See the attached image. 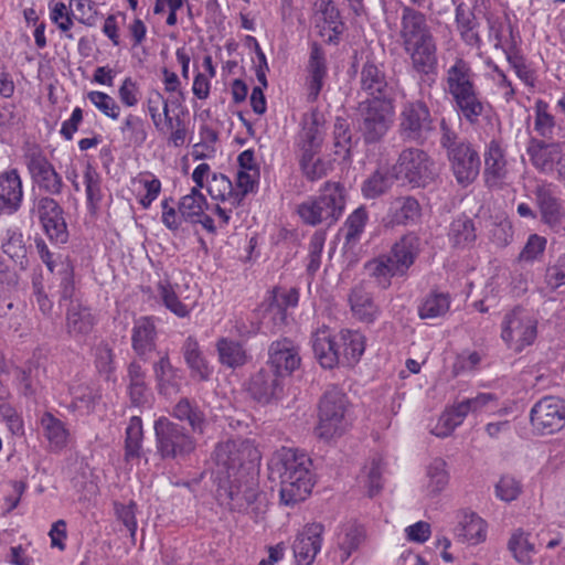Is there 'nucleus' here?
Segmentation results:
<instances>
[{"label":"nucleus","instance_id":"nucleus-45","mask_svg":"<svg viewBox=\"0 0 565 565\" xmlns=\"http://www.w3.org/2000/svg\"><path fill=\"white\" fill-rule=\"evenodd\" d=\"M456 23L462 40L471 46H477L480 44V36L475 31L477 21L475 13L471 9L460 3L456 8Z\"/></svg>","mask_w":565,"mask_h":565},{"label":"nucleus","instance_id":"nucleus-62","mask_svg":"<svg viewBox=\"0 0 565 565\" xmlns=\"http://www.w3.org/2000/svg\"><path fill=\"white\" fill-rule=\"evenodd\" d=\"M547 241L539 234H531L519 255V259L526 263L537 260L546 248Z\"/></svg>","mask_w":565,"mask_h":565},{"label":"nucleus","instance_id":"nucleus-21","mask_svg":"<svg viewBox=\"0 0 565 565\" xmlns=\"http://www.w3.org/2000/svg\"><path fill=\"white\" fill-rule=\"evenodd\" d=\"M311 345L315 356L322 367L333 369L340 364V342L329 327L322 326L312 332Z\"/></svg>","mask_w":565,"mask_h":565},{"label":"nucleus","instance_id":"nucleus-53","mask_svg":"<svg viewBox=\"0 0 565 565\" xmlns=\"http://www.w3.org/2000/svg\"><path fill=\"white\" fill-rule=\"evenodd\" d=\"M535 121L534 129L543 138H552L555 128V118L548 111V104L537 99L534 106Z\"/></svg>","mask_w":565,"mask_h":565},{"label":"nucleus","instance_id":"nucleus-22","mask_svg":"<svg viewBox=\"0 0 565 565\" xmlns=\"http://www.w3.org/2000/svg\"><path fill=\"white\" fill-rule=\"evenodd\" d=\"M360 94H364L365 98L394 100L385 73L370 61L363 65L360 73Z\"/></svg>","mask_w":565,"mask_h":565},{"label":"nucleus","instance_id":"nucleus-27","mask_svg":"<svg viewBox=\"0 0 565 565\" xmlns=\"http://www.w3.org/2000/svg\"><path fill=\"white\" fill-rule=\"evenodd\" d=\"M349 303L353 317L363 323H373L380 315V308L363 285L351 289Z\"/></svg>","mask_w":565,"mask_h":565},{"label":"nucleus","instance_id":"nucleus-17","mask_svg":"<svg viewBox=\"0 0 565 565\" xmlns=\"http://www.w3.org/2000/svg\"><path fill=\"white\" fill-rule=\"evenodd\" d=\"M447 156L458 183L468 185L476 180L480 171V158L469 142L451 148Z\"/></svg>","mask_w":565,"mask_h":565},{"label":"nucleus","instance_id":"nucleus-40","mask_svg":"<svg viewBox=\"0 0 565 565\" xmlns=\"http://www.w3.org/2000/svg\"><path fill=\"white\" fill-rule=\"evenodd\" d=\"M173 416L181 422H186L194 433L203 434L206 418L195 402L189 398L180 399L173 407Z\"/></svg>","mask_w":565,"mask_h":565},{"label":"nucleus","instance_id":"nucleus-25","mask_svg":"<svg viewBox=\"0 0 565 565\" xmlns=\"http://www.w3.org/2000/svg\"><path fill=\"white\" fill-rule=\"evenodd\" d=\"M324 138L322 115L312 111L303 120V126L298 135V148L300 154H318Z\"/></svg>","mask_w":565,"mask_h":565},{"label":"nucleus","instance_id":"nucleus-58","mask_svg":"<svg viewBox=\"0 0 565 565\" xmlns=\"http://www.w3.org/2000/svg\"><path fill=\"white\" fill-rule=\"evenodd\" d=\"M3 252L13 260L24 258L26 249L23 235L18 228H9L2 244Z\"/></svg>","mask_w":565,"mask_h":565},{"label":"nucleus","instance_id":"nucleus-19","mask_svg":"<svg viewBox=\"0 0 565 565\" xmlns=\"http://www.w3.org/2000/svg\"><path fill=\"white\" fill-rule=\"evenodd\" d=\"M268 355L267 366L285 379L300 366L299 349L287 338L273 342L269 347Z\"/></svg>","mask_w":565,"mask_h":565},{"label":"nucleus","instance_id":"nucleus-5","mask_svg":"<svg viewBox=\"0 0 565 565\" xmlns=\"http://www.w3.org/2000/svg\"><path fill=\"white\" fill-rule=\"evenodd\" d=\"M359 127L367 143L380 141L394 119V100L365 98L359 104Z\"/></svg>","mask_w":565,"mask_h":565},{"label":"nucleus","instance_id":"nucleus-38","mask_svg":"<svg viewBox=\"0 0 565 565\" xmlns=\"http://www.w3.org/2000/svg\"><path fill=\"white\" fill-rule=\"evenodd\" d=\"M340 364H355L365 350V338L358 331L342 330L339 334Z\"/></svg>","mask_w":565,"mask_h":565},{"label":"nucleus","instance_id":"nucleus-20","mask_svg":"<svg viewBox=\"0 0 565 565\" xmlns=\"http://www.w3.org/2000/svg\"><path fill=\"white\" fill-rule=\"evenodd\" d=\"M324 526L321 523L307 524L297 535L292 548L299 565H310L321 548Z\"/></svg>","mask_w":565,"mask_h":565},{"label":"nucleus","instance_id":"nucleus-13","mask_svg":"<svg viewBox=\"0 0 565 565\" xmlns=\"http://www.w3.org/2000/svg\"><path fill=\"white\" fill-rule=\"evenodd\" d=\"M533 194L541 222L552 232L565 234V210L553 193L552 185L546 182L539 183Z\"/></svg>","mask_w":565,"mask_h":565},{"label":"nucleus","instance_id":"nucleus-52","mask_svg":"<svg viewBox=\"0 0 565 565\" xmlns=\"http://www.w3.org/2000/svg\"><path fill=\"white\" fill-rule=\"evenodd\" d=\"M469 413H471V409L470 406L468 405L467 399L446 411L439 418V425L443 427V430L436 433V435H449L456 427H458L463 422V419Z\"/></svg>","mask_w":565,"mask_h":565},{"label":"nucleus","instance_id":"nucleus-48","mask_svg":"<svg viewBox=\"0 0 565 565\" xmlns=\"http://www.w3.org/2000/svg\"><path fill=\"white\" fill-rule=\"evenodd\" d=\"M427 482L425 489L430 497L438 495L445 490L449 482V473L446 469V462L440 459H434L426 470Z\"/></svg>","mask_w":565,"mask_h":565},{"label":"nucleus","instance_id":"nucleus-47","mask_svg":"<svg viewBox=\"0 0 565 565\" xmlns=\"http://www.w3.org/2000/svg\"><path fill=\"white\" fill-rule=\"evenodd\" d=\"M206 206V200L201 191L198 188H192L189 194L181 198L179 213L183 220L196 223Z\"/></svg>","mask_w":565,"mask_h":565},{"label":"nucleus","instance_id":"nucleus-54","mask_svg":"<svg viewBox=\"0 0 565 565\" xmlns=\"http://www.w3.org/2000/svg\"><path fill=\"white\" fill-rule=\"evenodd\" d=\"M142 437L143 433L141 419L137 416H132L126 429L127 459L138 458L140 456Z\"/></svg>","mask_w":565,"mask_h":565},{"label":"nucleus","instance_id":"nucleus-41","mask_svg":"<svg viewBox=\"0 0 565 565\" xmlns=\"http://www.w3.org/2000/svg\"><path fill=\"white\" fill-rule=\"evenodd\" d=\"M365 536V530L362 525L349 524L342 529L338 535L341 563H344L364 543Z\"/></svg>","mask_w":565,"mask_h":565},{"label":"nucleus","instance_id":"nucleus-56","mask_svg":"<svg viewBox=\"0 0 565 565\" xmlns=\"http://www.w3.org/2000/svg\"><path fill=\"white\" fill-rule=\"evenodd\" d=\"M89 102L106 117L116 120L120 115L117 102L106 93L93 90L87 94Z\"/></svg>","mask_w":565,"mask_h":565},{"label":"nucleus","instance_id":"nucleus-34","mask_svg":"<svg viewBox=\"0 0 565 565\" xmlns=\"http://www.w3.org/2000/svg\"><path fill=\"white\" fill-rule=\"evenodd\" d=\"M307 68L309 73V98L315 100L321 92L328 72L326 54L317 43L311 45Z\"/></svg>","mask_w":565,"mask_h":565},{"label":"nucleus","instance_id":"nucleus-11","mask_svg":"<svg viewBox=\"0 0 565 565\" xmlns=\"http://www.w3.org/2000/svg\"><path fill=\"white\" fill-rule=\"evenodd\" d=\"M31 215L36 216L43 231L51 241L65 243L67 239V226L63 209L50 196H39L34 200Z\"/></svg>","mask_w":565,"mask_h":565},{"label":"nucleus","instance_id":"nucleus-14","mask_svg":"<svg viewBox=\"0 0 565 565\" xmlns=\"http://www.w3.org/2000/svg\"><path fill=\"white\" fill-rule=\"evenodd\" d=\"M25 161L33 181L40 189L57 195L62 192V177L38 147H31L25 153Z\"/></svg>","mask_w":565,"mask_h":565},{"label":"nucleus","instance_id":"nucleus-43","mask_svg":"<svg viewBox=\"0 0 565 565\" xmlns=\"http://www.w3.org/2000/svg\"><path fill=\"white\" fill-rule=\"evenodd\" d=\"M450 308V296L447 292L431 291L418 306L420 319H435L444 317Z\"/></svg>","mask_w":565,"mask_h":565},{"label":"nucleus","instance_id":"nucleus-60","mask_svg":"<svg viewBox=\"0 0 565 565\" xmlns=\"http://www.w3.org/2000/svg\"><path fill=\"white\" fill-rule=\"evenodd\" d=\"M84 183L87 201L94 206L102 200L100 175L89 163L85 167Z\"/></svg>","mask_w":565,"mask_h":565},{"label":"nucleus","instance_id":"nucleus-32","mask_svg":"<svg viewBox=\"0 0 565 565\" xmlns=\"http://www.w3.org/2000/svg\"><path fill=\"white\" fill-rule=\"evenodd\" d=\"M431 34L424 13L408 7H402L399 38L402 43Z\"/></svg>","mask_w":565,"mask_h":565},{"label":"nucleus","instance_id":"nucleus-7","mask_svg":"<svg viewBox=\"0 0 565 565\" xmlns=\"http://www.w3.org/2000/svg\"><path fill=\"white\" fill-rule=\"evenodd\" d=\"M536 320L531 313L516 307L508 312L501 322V339L510 350L521 352L531 345L536 338Z\"/></svg>","mask_w":565,"mask_h":565},{"label":"nucleus","instance_id":"nucleus-42","mask_svg":"<svg viewBox=\"0 0 565 565\" xmlns=\"http://www.w3.org/2000/svg\"><path fill=\"white\" fill-rule=\"evenodd\" d=\"M218 361L227 367L242 366L247 361V354L243 345L228 338H221L216 342Z\"/></svg>","mask_w":565,"mask_h":565},{"label":"nucleus","instance_id":"nucleus-50","mask_svg":"<svg viewBox=\"0 0 565 565\" xmlns=\"http://www.w3.org/2000/svg\"><path fill=\"white\" fill-rule=\"evenodd\" d=\"M316 17L318 22H323V29H329L333 32V35H329L330 42L343 32L344 24L341 21L340 12L331 1L321 0Z\"/></svg>","mask_w":565,"mask_h":565},{"label":"nucleus","instance_id":"nucleus-26","mask_svg":"<svg viewBox=\"0 0 565 565\" xmlns=\"http://www.w3.org/2000/svg\"><path fill=\"white\" fill-rule=\"evenodd\" d=\"M23 199L22 181L15 169L0 174V213L13 214Z\"/></svg>","mask_w":565,"mask_h":565},{"label":"nucleus","instance_id":"nucleus-6","mask_svg":"<svg viewBox=\"0 0 565 565\" xmlns=\"http://www.w3.org/2000/svg\"><path fill=\"white\" fill-rule=\"evenodd\" d=\"M157 450L163 459L183 458L195 449V440L177 423L166 417L154 422Z\"/></svg>","mask_w":565,"mask_h":565},{"label":"nucleus","instance_id":"nucleus-12","mask_svg":"<svg viewBox=\"0 0 565 565\" xmlns=\"http://www.w3.org/2000/svg\"><path fill=\"white\" fill-rule=\"evenodd\" d=\"M532 426L543 434H553L565 426V401L545 396L536 402L530 413Z\"/></svg>","mask_w":565,"mask_h":565},{"label":"nucleus","instance_id":"nucleus-46","mask_svg":"<svg viewBox=\"0 0 565 565\" xmlns=\"http://www.w3.org/2000/svg\"><path fill=\"white\" fill-rule=\"evenodd\" d=\"M448 236L455 246H469L477 238L473 221L466 215L458 216L451 222Z\"/></svg>","mask_w":565,"mask_h":565},{"label":"nucleus","instance_id":"nucleus-36","mask_svg":"<svg viewBox=\"0 0 565 565\" xmlns=\"http://www.w3.org/2000/svg\"><path fill=\"white\" fill-rule=\"evenodd\" d=\"M455 535L461 542L479 544L487 537V524L476 513L465 512L455 529Z\"/></svg>","mask_w":565,"mask_h":565},{"label":"nucleus","instance_id":"nucleus-31","mask_svg":"<svg viewBox=\"0 0 565 565\" xmlns=\"http://www.w3.org/2000/svg\"><path fill=\"white\" fill-rule=\"evenodd\" d=\"M445 81V90L450 96L476 88L471 67L469 63L462 58H457L447 70Z\"/></svg>","mask_w":565,"mask_h":565},{"label":"nucleus","instance_id":"nucleus-30","mask_svg":"<svg viewBox=\"0 0 565 565\" xmlns=\"http://www.w3.org/2000/svg\"><path fill=\"white\" fill-rule=\"evenodd\" d=\"M420 206L412 196H398L390 202L386 223L391 226L407 225L418 220Z\"/></svg>","mask_w":565,"mask_h":565},{"label":"nucleus","instance_id":"nucleus-49","mask_svg":"<svg viewBox=\"0 0 565 565\" xmlns=\"http://www.w3.org/2000/svg\"><path fill=\"white\" fill-rule=\"evenodd\" d=\"M120 131L124 139L131 146L140 147L148 137L146 121L134 114H129L121 122Z\"/></svg>","mask_w":565,"mask_h":565},{"label":"nucleus","instance_id":"nucleus-39","mask_svg":"<svg viewBox=\"0 0 565 565\" xmlns=\"http://www.w3.org/2000/svg\"><path fill=\"white\" fill-rule=\"evenodd\" d=\"M153 373L161 393L171 394L179 391L181 376L167 353L153 364Z\"/></svg>","mask_w":565,"mask_h":565},{"label":"nucleus","instance_id":"nucleus-64","mask_svg":"<svg viewBox=\"0 0 565 565\" xmlns=\"http://www.w3.org/2000/svg\"><path fill=\"white\" fill-rule=\"evenodd\" d=\"M327 162L317 157V154H300V167L305 175L313 181L327 174Z\"/></svg>","mask_w":565,"mask_h":565},{"label":"nucleus","instance_id":"nucleus-37","mask_svg":"<svg viewBox=\"0 0 565 565\" xmlns=\"http://www.w3.org/2000/svg\"><path fill=\"white\" fill-rule=\"evenodd\" d=\"M508 551L519 565H533L536 554L535 544L531 540V533L519 527L512 531L508 541Z\"/></svg>","mask_w":565,"mask_h":565},{"label":"nucleus","instance_id":"nucleus-55","mask_svg":"<svg viewBox=\"0 0 565 565\" xmlns=\"http://www.w3.org/2000/svg\"><path fill=\"white\" fill-rule=\"evenodd\" d=\"M367 220L369 215L364 206L358 207L349 215L345 222V242L348 244H354L360 239Z\"/></svg>","mask_w":565,"mask_h":565},{"label":"nucleus","instance_id":"nucleus-51","mask_svg":"<svg viewBox=\"0 0 565 565\" xmlns=\"http://www.w3.org/2000/svg\"><path fill=\"white\" fill-rule=\"evenodd\" d=\"M41 426L44 435L54 448H62L67 440V430L64 424L51 413H44L41 417Z\"/></svg>","mask_w":565,"mask_h":565},{"label":"nucleus","instance_id":"nucleus-61","mask_svg":"<svg viewBox=\"0 0 565 565\" xmlns=\"http://www.w3.org/2000/svg\"><path fill=\"white\" fill-rule=\"evenodd\" d=\"M159 295L164 306L178 317H186L189 315V308L186 305L181 302L177 297L174 290L166 281H160L158 285Z\"/></svg>","mask_w":565,"mask_h":565},{"label":"nucleus","instance_id":"nucleus-57","mask_svg":"<svg viewBox=\"0 0 565 565\" xmlns=\"http://www.w3.org/2000/svg\"><path fill=\"white\" fill-rule=\"evenodd\" d=\"M391 186L390 178L381 172L375 171L362 184V193L366 199H375L384 194Z\"/></svg>","mask_w":565,"mask_h":565},{"label":"nucleus","instance_id":"nucleus-29","mask_svg":"<svg viewBox=\"0 0 565 565\" xmlns=\"http://www.w3.org/2000/svg\"><path fill=\"white\" fill-rule=\"evenodd\" d=\"M181 352L191 376L199 381H207L212 374V370L209 366L198 340L189 335L182 344Z\"/></svg>","mask_w":565,"mask_h":565},{"label":"nucleus","instance_id":"nucleus-35","mask_svg":"<svg viewBox=\"0 0 565 565\" xmlns=\"http://www.w3.org/2000/svg\"><path fill=\"white\" fill-rule=\"evenodd\" d=\"M451 97L459 115L471 125L478 124L480 117L486 113L487 105L477 88Z\"/></svg>","mask_w":565,"mask_h":565},{"label":"nucleus","instance_id":"nucleus-1","mask_svg":"<svg viewBox=\"0 0 565 565\" xmlns=\"http://www.w3.org/2000/svg\"><path fill=\"white\" fill-rule=\"evenodd\" d=\"M312 461L297 449L282 447L268 463L269 476L280 483V502L287 507L306 500L313 487Z\"/></svg>","mask_w":565,"mask_h":565},{"label":"nucleus","instance_id":"nucleus-10","mask_svg":"<svg viewBox=\"0 0 565 565\" xmlns=\"http://www.w3.org/2000/svg\"><path fill=\"white\" fill-rule=\"evenodd\" d=\"M401 136L411 141H424L433 131V118L428 106L422 100H409L403 104L399 114Z\"/></svg>","mask_w":565,"mask_h":565},{"label":"nucleus","instance_id":"nucleus-16","mask_svg":"<svg viewBox=\"0 0 565 565\" xmlns=\"http://www.w3.org/2000/svg\"><path fill=\"white\" fill-rule=\"evenodd\" d=\"M409 56L412 67L423 75L434 74L437 68V44L433 33L426 36L402 43Z\"/></svg>","mask_w":565,"mask_h":565},{"label":"nucleus","instance_id":"nucleus-4","mask_svg":"<svg viewBox=\"0 0 565 565\" xmlns=\"http://www.w3.org/2000/svg\"><path fill=\"white\" fill-rule=\"evenodd\" d=\"M349 401L337 387L328 390L319 405V422L316 433L319 438L330 440L342 435L349 426Z\"/></svg>","mask_w":565,"mask_h":565},{"label":"nucleus","instance_id":"nucleus-44","mask_svg":"<svg viewBox=\"0 0 565 565\" xmlns=\"http://www.w3.org/2000/svg\"><path fill=\"white\" fill-rule=\"evenodd\" d=\"M207 192L218 202H231L232 205H241L242 194H236L232 181L224 174H213L207 181Z\"/></svg>","mask_w":565,"mask_h":565},{"label":"nucleus","instance_id":"nucleus-24","mask_svg":"<svg viewBox=\"0 0 565 565\" xmlns=\"http://www.w3.org/2000/svg\"><path fill=\"white\" fill-rule=\"evenodd\" d=\"M526 152L533 167L542 173H552L563 159V147L559 142H545L532 139Z\"/></svg>","mask_w":565,"mask_h":565},{"label":"nucleus","instance_id":"nucleus-15","mask_svg":"<svg viewBox=\"0 0 565 565\" xmlns=\"http://www.w3.org/2000/svg\"><path fill=\"white\" fill-rule=\"evenodd\" d=\"M286 379L268 366L253 375L249 383L252 397L260 404L279 402L285 395Z\"/></svg>","mask_w":565,"mask_h":565},{"label":"nucleus","instance_id":"nucleus-33","mask_svg":"<svg viewBox=\"0 0 565 565\" xmlns=\"http://www.w3.org/2000/svg\"><path fill=\"white\" fill-rule=\"evenodd\" d=\"M157 331L154 322L148 317H141L135 321L131 344L137 355L142 359L154 351Z\"/></svg>","mask_w":565,"mask_h":565},{"label":"nucleus","instance_id":"nucleus-28","mask_svg":"<svg viewBox=\"0 0 565 565\" xmlns=\"http://www.w3.org/2000/svg\"><path fill=\"white\" fill-rule=\"evenodd\" d=\"M231 481L228 497L234 509L247 511L258 499L259 490L254 477L241 478L233 477Z\"/></svg>","mask_w":565,"mask_h":565},{"label":"nucleus","instance_id":"nucleus-2","mask_svg":"<svg viewBox=\"0 0 565 565\" xmlns=\"http://www.w3.org/2000/svg\"><path fill=\"white\" fill-rule=\"evenodd\" d=\"M420 246V238L415 233H408L392 246L388 254L367 262L365 269L379 286L387 288L392 277L407 274L419 255Z\"/></svg>","mask_w":565,"mask_h":565},{"label":"nucleus","instance_id":"nucleus-8","mask_svg":"<svg viewBox=\"0 0 565 565\" xmlns=\"http://www.w3.org/2000/svg\"><path fill=\"white\" fill-rule=\"evenodd\" d=\"M216 465L227 477H236L247 465L254 466L260 458L259 451L248 439H231L217 445L214 451Z\"/></svg>","mask_w":565,"mask_h":565},{"label":"nucleus","instance_id":"nucleus-3","mask_svg":"<svg viewBox=\"0 0 565 565\" xmlns=\"http://www.w3.org/2000/svg\"><path fill=\"white\" fill-rule=\"evenodd\" d=\"M345 206L344 186L337 182H328L317 198L309 199L297 207V213L308 225L334 224Z\"/></svg>","mask_w":565,"mask_h":565},{"label":"nucleus","instance_id":"nucleus-9","mask_svg":"<svg viewBox=\"0 0 565 565\" xmlns=\"http://www.w3.org/2000/svg\"><path fill=\"white\" fill-rule=\"evenodd\" d=\"M393 173L397 180L422 186L435 177V166L429 156L422 149H404L393 166Z\"/></svg>","mask_w":565,"mask_h":565},{"label":"nucleus","instance_id":"nucleus-18","mask_svg":"<svg viewBox=\"0 0 565 565\" xmlns=\"http://www.w3.org/2000/svg\"><path fill=\"white\" fill-rule=\"evenodd\" d=\"M483 177L489 188H502L509 177V162L505 148L499 140H491L484 150Z\"/></svg>","mask_w":565,"mask_h":565},{"label":"nucleus","instance_id":"nucleus-23","mask_svg":"<svg viewBox=\"0 0 565 565\" xmlns=\"http://www.w3.org/2000/svg\"><path fill=\"white\" fill-rule=\"evenodd\" d=\"M65 319L67 334L77 342L86 341L96 324L92 309L81 302H71Z\"/></svg>","mask_w":565,"mask_h":565},{"label":"nucleus","instance_id":"nucleus-63","mask_svg":"<svg viewBox=\"0 0 565 565\" xmlns=\"http://www.w3.org/2000/svg\"><path fill=\"white\" fill-rule=\"evenodd\" d=\"M545 284L551 290L565 287V254L559 255L557 259L546 268Z\"/></svg>","mask_w":565,"mask_h":565},{"label":"nucleus","instance_id":"nucleus-59","mask_svg":"<svg viewBox=\"0 0 565 565\" xmlns=\"http://www.w3.org/2000/svg\"><path fill=\"white\" fill-rule=\"evenodd\" d=\"M326 242V233L322 231H317L310 238L309 243V254H308V264L307 271L310 276H313L321 265V253L323 250Z\"/></svg>","mask_w":565,"mask_h":565}]
</instances>
